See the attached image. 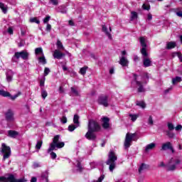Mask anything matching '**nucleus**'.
Masks as SVG:
<instances>
[{
	"label": "nucleus",
	"mask_w": 182,
	"mask_h": 182,
	"mask_svg": "<svg viewBox=\"0 0 182 182\" xmlns=\"http://www.w3.org/2000/svg\"><path fill=\"white\" fill-rule=\"evenodd\" d=\"M102 129V127H100V124H99V122L90 119L88 122V125H87V132L85 134V139L87 140H90L92 141H95L97 136H96V134L100 131Z\"/></svg>",
	"instance_id": "1"
},
{
	"label": "nucleus",
	"mask_w": 182,
	"mask_h": 182,
	"mask_svg": "<svg viewBox=\"0 0 182 182\" xmlns=\"http://www.w3.org/2000/svg\"><path fill=\"white\" fill-rule=\"evenodd\" d=\"M60 139V135H55L53 138V141L50 144V146L47 151L48 153H50L52 160H55L58 157V155L53 151L56 150V149H63V147H65V142H59Z\"/></svg>",
	"instance_id": "2"
},
{
	"label": "nucleus",
	"mask_w": 182,
	"mask_h": 182,
	"mask_svg": "<svg viewBox=\"0 0 182 182\" xmlns=\"http://www.w3.org/2000/svg\"><path fill=\"white\" fill-rule=\"evenodd\" d=\"M136 136H137L136 133H127L124 144L125 149H129V147L132 146V141H137V138H136Z\"/></svg>",
	"instance_id": "3"
},
{
	"label": "nucleus",
	"mask_w": 182,
	"mask_h": 182,
	"mask_svg": "<svg viewBox=\"0 0 182 182\" xmlns=\"http://www.w3.org/2000/svg\"><path fill=\"white\" fill-rule=\"evenodd\" d=\"M1 153L3 154V160L9 159L11 154V146H7L5 143H2L1 147Z\"/></svg>",
	"instance_id": "4"
},
{
	"label": "nucleus",
	"mask_w": 182,
	"mask_h": 182,
	"mask_svg": "<svg viewBox=\"0 0 182 182\" xmlns=\"http://www.w3.org/2000/svg\"><path fill=\"white\" fill-rule=\"evenodd\" d=\"M0 182H26V180L25 178L16 179L14 174L10 173L7 178L0 176Z\"/></svg>",
	"instance_id": "5"
},
{
	"label": "nucleus",
	"mask_w": 182,
	"mask_h": 182,
	"mask_svg": "<svg viewBox=\"0 0 182 182\" xmlns=\"http://www.w3.org/2000/svg\"><path fill=\"white\" fill-rule=\"evenodd\" d=\"M98 105L104 106V107H109V96L106 95H101L98 97L97 99Z\"/></svg>",
	"instance_id": "6"
},
{
	"label": "nucleus",
	"mask_w": 182,
	"mask_h": 182,
	"mask_svg": "<svg viewBox=\"0 0 182 182\" xmlns=\"http://www.w3.org/2000/svg\"><path fill=\"white\" fill-rule=\"evenodd\" d=\"M173 161V158L170 159L168 164L166 165V171H174L176 168H177V165L180 164L181 163V161L180 159H176L175 161V164L171 165V162Z\"/></svg>",
	"instance_id": "7"
},
{
	"label": "nucleus",
	"mask_w": 182,
	"mask_h": 182,
	"mask_svg": "<svg viewBox=\"0 0 182 182\" xmlns=\"http://www.w3.org/2000/svg\"><path fill=\"white\" fill-rule=\"evenodd\" d=\"M14 56L16 58V59L21 58V59L23 60H27V59L29 58V53L25 50H22L21 52H16Z\"/></svg>",
	"instance_id": "8"
},
{
	"label": "nucleus",
	"mask_w": 182,
	"mask_h": 182,
	"mask_svg": "<svg viewBox=\"0 0 182 182\" xmlns=\"http://www.w3.org/2000/svg\"><path fill=\"white\" fill-rule=\"evenodd\" d=\"M116 161H117V156H116V154H114V151H109L106 164L109 165L110 163H116Z\"/></svg>",
	"instance_id": "9"
},
{
	"label": "nucleus",
	"mask_w": 182,
	"mask_h": 182,
	"mask_svg": "<svg viewBox=\"0 0 182 182\" xmlns=\"http://www.w3.org/2000/svg\"><path fill=\"white\" fill-rule=\"evenodd\" d=\"M161 150V151L170 150L172 153H174V148H173V144H171V142L170 141L163 144Z\"/></svg>",
	"instance_id": "10"
},
{
	"label": "nucleus",
	"mask_w": 182,
	"mask_h": 182,
	"mask_svg": "<svg viewBox=\"0 0 182 182\" xmlns=\"http://www.w3.org/2000/svg\"><path fill=\"white\" fill-rule=\"evenodd\" d=\"M14 111H12V109H8L7 112L4 114L6 122H8L9 123H11V122H14Z\"/></svg>",
	"instance_id": "11"
},
{
	"label": "nucleus",
	"mask_w": 182,
	"mask_h": 182,
	"mask_svg": "<svg viewBox=\"0 0 182 182\" xmlns=\"http://www.w3.org/2000/svg\"><path fill=\"white\" fill-rule=\"evenodd\" d=\"M102 127L103 129H109L110 127V119L107 117H104L102 118Z\"/></svg>",
	"instance_id": "12"
},
{
	"label": "nucleus",
	"mask_w": 182,
	"mask_h": 182,
	"mask_svg": "<svg viewBox=\"0 0 182 182\" xmlns=\"http://www.w3.org/2000/svg\"><path fill=\"white\" fill-rule=\"evenodd\" d=\"M54 59H62L65 56V53L60 52L59 50H55L53 54Z\"/></svg>",
	"instance_id": "13"
},
{
	"label": "nucleus",
	"mask_w": 182,
	"mask_h": 182,
	"mask_svg": "<svg viewBox=\"0 0 182 182\" xmlns=\"http://www.w3.org/2000/svg\"><path fill=\"white\" fill-rule=\"evenodd\" d=\"M19 136V132L15 130H9L8 136L11 137V139H16V136Z\"/></svg>",
	"instance_id": "14"
},
{
	"label": "nucleus",
	"mask_w": 182,
	"mask_h": 182,
	"mask_svg": "<svg viewBox=\"0 0 182 182\" xmlns=\"http://www.w3.org/2000/svg\"><path fill=\"white\" fill-rule=\"evenodd\" d=\"M119 65L124 68L127 66V65H129V60H127V58H126V57L122 56L119 60Z\"/></svg>",
	"instance_id": "15"
},
{
	"label": "nucleus",
	"mask_w": 182,
	"mask_h": 182,
	"mask_svg": "<svg viewBox=\"0 0 182 182\" xmlns=\"http://www.w3.org/2000/svg\"><path fill=\"white\" fill-rule=\"evenodd\" d=\"M150 168V165L142 163L139 168V173L140 174L143 170H147Z\"/></svg>",
	"instance_id": "16"
},
{
	"label": "nucleus",
	"mask_w": 182,
	"mask_h": 182,
	"mask_svg": "<svg viewBox=\"0 0 182 182\" xmlns=\"http://www.w3.org/2000/svg\"><path fill=\"white\" fill-rule=\"evenodd\" d=\"M136 85L139 86L138 87V92L139 93H143V92H145L144 87H143V83L140 81H136Z\"/></svg>",
	"instance_id": "17"
},
{
	"label": "nucleus",
	"mask_w": 182,
	"mask_h": 182,
	"mask_svg": "<svg viewBox=\"0 0 182 182\" xmlns=\"http://www.w3.org/2000/svg\"><path fill=\"white\" fill-rule=\"evenodd\" d=\"M143 63L144 68H149L151 66V60H150V58H144Z\"/></svg>",
	"instance_id": "18"
},
{
	"label": "nucleus",
	"mask_w": 182,
	"mask_h": 182,
	"mask_svg": "<svg viewBox=\"0 0 182 182\" xmlns=\"http://www.w3.org/2000/svg\"><path fill=\"white\" fill-rule=\"evenodd\" d=\"M176 43L171 41V42L167 43L166 49H168V50H170L171 49H174V48H176Z\"/></svg>",
	"instance_id": "19"
},
{
	"label": "nucleus",
	"mask_w": 182,
	"mask_h": 182,
	"mask_svg": "<svg viewBox=\"0 0 182 182\" xmlns=\"http://www.w3.org/2000/svg\"><path fill=\"white\" fill-rule=\"evenodd\" d=\"M0 96H2L3 97H9V96H11V93L4 90H0Z\"/></svg>",
	"instance_id": "20"
},
{
	"label": "nucleus",
	"mask_w": 182,
	"mask_h": 182,
	"mask_svg": "<svg viewBox=\"0 0 182 182\" xmlns=\"http://www.w3.org/2000/svg\"><path fill=\"white\" fill-rule=\"evenodd\" d=\"M141 53L144 58H147V56H149V53H147V47H142L141 49Z\"/></svg>",
	"instance_id": "21"
},
{
	"label": "nucleus",
	"mask_w": 182,
	"mask_h": 182,
	"mask_svg": "<svg viewBox=\"0 0 182 182\" xmlns=\"http://www.w3.org/2000/svg\"><path fill=\"white\" fill-rule=\"evenodd\" d=\"M102 32H105L107 36H108L109 39H112V34L109 33V31H107V27H106V26L105 25L102 26Z\"/></svg>",
	"instance_id": "22"
},
{
	"label": "nucleus",
	"mask_w": 182,
	"mask_h": 182,
	"mask_svg": "<svg viewBox=\"0 0 182 182\" xmlns=\"http://www.w3.org/2000/svg\"><path fill=\"white\" fill-rule=\"evenodd\" d=\"M139 42L142 48H147V43H146V39H144V37H139Z\"/></svg>",
	"instance_id": "23"
},
{
	"label": "nucleus",
	"mask_w": 182,
	"mask_h": 182,
	"mask_svg": "<svg viewBox=\"0 0 182 182\" xmlns=\"http://www.w3.org/2000/svg\"><path fill=\"white\" fill-rule=\"evenodd\" d=\"M154 147H156V144L151 143V144L146 145V146L145 148V151H149V150H153V149H154Z\"/></svg>",
	"instance_id": "24"
},
{
	"label": "nucleus",
	"mask_w": 182,
	"mask_h": 182,
	"mask_svg": "<svg viewBox=\"0 0 182 182\" xmlns=\"http://www.w3.org/2000/svg\"><path fill=\"white\" fill-rule=\"evenodd\" d=\"M166 136H168V137H169V139H173L174 138V136H176V134L173 132L172 130H166Z\"/></svg>",
	"instance_id": "25"
},
{
	"label": "nucleus",
	"mask_w": 182,
	"mask_h": 182,
	"mask_svg": "<svg viewBox=\"0 0 182 182\" xmlns=\"http://www.w3.org/2000/svg\"><path fill=\"white\" fill-rule=\"evenodd\" d=\"M139 18V15L136 11L131 12V18L130 21H134V19H137Z\"/></svg>",
	"instance_id": "26"
},
{
	"label": "nucleus",
	"mask_w": 182,
	"mask_h": 182,
	"mask_svg": "<svg viewBox=\"0 0 182 182\" xmlns=\"http://www.w3.org/2000/svg\"><path fill=\"white\" fill-rule=\"evenodd\" d=\"M48 172L47 171L43 172L41 173V178H42V180H45L46 182H48L49 179L48 178Z\"/></svg>",
	"instance_id": "27"
},
{
	"label": "nucleus",
	"mask_w": 182,
	"mask_h": 182,
	"mask_svg": "<svg viewBox=\"0 0 182 182\" xmlns=\"http://www.w3.org/2000/svg\"><path fill=\"white\" fill-rule=\"evenodd\" d=\"M29 21L31 23H37V25H39V23H41V21H39L37 17L30 18Z\"/></svg>",
	"instance_id": "28"
},
{
	"label": "nucleus",
	"mask_w": 182,
	"mask_h": 182,
	"mask_svg": "<svg viewBox=\"0 0 182 182\" xmlns=\"http://www.w3.org/2000/svg\"><path fill=\"white\" fill-rule=\"evenodd\" d=\"M181 77H178V76H177V77H176L175 78H173L172 79V83L173 84V85H176V83H180V82H181Z\"/></svg>",
	"instance_id": "29"
},
{
	"label": "nucleus",
	"mask_w": 182,
	"mask_h": 182,
	"mask_svg": "<svg viewBox=\"0 0 182 182\" xmlns=\"http://www.w3.org/2000/svg\"><path fill=\"white\" fill-rule=\"evenodd\" d=\"M0 9H1L4 14H6V12H8V8L5 7V4L2 2H0Z\"/></svg>",
	"instance_id": "30"
},
{
	"label": "nucleus",
	"mask_w": 182,
	"mask_h": 182,
	"mask_svg": "<svg viewBox=\"0 0 182 182\" xmlns=\"http://www.w3.org/2000/svg\"><path fill=\"white\" fill-rule=\"evenodd\" d=\"M88 67L84 66L80 69V75H86V71L87 70Z\"/></svg>",
	"instance_id": "31"
},
{
	"label": "nucleus",
	"mask_w": 182,
	"mask_h": 182,
	"mask_svg": "<svg viewBox=\"0 0 182 182\" xmlns=\"http://www.w3.org/2000/svg\"><path fill=\"white\" fill-rule=\"evenodd\" d=\"M56 45H57L58 49H59L60 50H63V49H65V47H63V44H62V42L58 40Z\"/></svg>",
	"instance_id": "32"
},
{
	"label": "nucleus",
	"mask_w": 182,
	"mask_h": 182,
	"mask_svg": "<svg viewBox=\"0 0 182 182\" xmlns=\"http://www.w3.org/2000/svg\"><path fill=\"white\" fill-rule=\"evenodd\" d=\"M38 60H39L40 63H42L43 65H46V63H47L46 58H45V55L39 57Z\"/></svg>",
	"instance_id": "33"
},
{
	"label": "nucleus",
	"mask_w": 182,
	"mask_h": 182,
	"mask_svg": "<svg viewBox=\"0 0 182 182\" xmlns=\"http://www.w3.org/2000/svg\"><path fill=\"white\" fill-rule=\"evenodd\" d=\"M108 166H109V171H113V170L116 168V162H110V164Z\"/></svg>",
	"instance_id": "34"
},
{
	"label": "nucleus",
	"mask_w": 182,
	"mask_h": 182,
	"mask_svg": "<svg viewBox=\"0 0 182 182\" xmlns=\"http://www.w3.org/2000/svg\"><path fill=\"white\" fill-rule=\"evenodd\" d=\"M41 97L43 99V100H45V99L48 97V91H46V90H41Z\"/></svg>",
	"instance_id": "35"
},
{
	"label": "nucleus",
	"mask_w": 182,
	"mask_h": 182,
	"mask_svg": "<svg viewBox=\"0 0 182 182\" xmlns=\"http://www.w3.org/2000/svg\"><path fill=\"white\" fill-rule=\"evenodd\" d=\"M136 106H139V107H141L142 109H145V107H146V103H145L144 101L137 102H136Z\"/></svg>",
	"instance_id": "36"
},
{
	"label": "nucleus",
	"mask_w": 182,
	"mask_h": 182,
	"mask_svg": "<svg viewBox=\"0 0 182 182\" xmlns=\"http://www.w3.org/2000/svg\"><path fill=\"white\" fill-rule=\"evenodd\" d=\"M42 144H43V141H38L36 145V149H37V150H41V148L42 147Z\"/></svg>",
	"instance_id": "37"
},
{
	"label": "nucleus",
	"mask_w": 182,
	"mask_h": 182,
	"mask_svg": "<svg viewBox=\"0 0 182 182\" xmlns=\"http://www.w3.org/2000/svg\"><path fill=\"white\" fill-rule=\"evenodd\" d=\"M35 53L36 55H40V53H42L43 55V50L42 48H36L35 49Z\"/></svg>",
	"instance_id": "38"
},
{
	"label": "nucleus",
	"mask_w": 182,
	"mask_h": 182,
	"mask_svg": "<svg viewBox=\"0 0 182 182\" xmlns=\"http://www.w3.org/2000/svg\"><path fill=\"white\" fill-rule=\"evenodd\" d=\"M73 123L75 124H79V115H77V114L74 115Z\"/></svg>",
	"instance_id": "39"
},
{
	"label": "nucleus",
	"mask_w": 182,
	"mask_h": 182,
	"mask_svg": "<svg viewBox=\"0 0 182 182\" xmlns=\"http://www.w3.org/2000/svg\"><path fill=\"white\" fill-rule=\"evenodd\" d=\"M77 127V125L70 124L68 126L69 132H74V130Z\"/></svg>",
	"instance_id": "40"
},
{
	"label": "nucleus",
	"mask_w": 182,
	"mask_h": 182,
	"mask_svg": "<svg viewBox=\"0 0 182 182\" xmlns=\"http://www.w3.org/2000/svg\"><path fill=\"white\" fill-rule=\"evenodd\" d=\"M167 126H168V130H172L173 131L175 129L174 125L171 122H168Z\"/></svg>",
	"instance_id": "41"
},
{
	"label": "nucleus",
	"mask_w": 182,
	"mask_h": 182,
	"mask_svg": "<svg viewBox=\"0 0 182 182\" xmlns=\"http://www.w3.org/2000/svg\"><path fill=\"white\" fill-rule=\"evenodd\" d=\"M71 92L72 93L75 94V96H79V92L77 91V90L75 87H71Z\"/></svg>",
	"instance_id": "42"
},
{
	"label": "nucleus",
	"mask_w": 182,
	"mask_h": 182,
	"mask_svg": "<svg viewBox=\"0 0 182 182\" xmlns=\"http://www.w3.org/2000/svg\"><path fill=\"white\" fill-rule=\"evenodd\" d=\"M61 123H63V124H66V123H68V118L66 117V116H63L61 119H60Z\"/></svg>",
	"instance_id": "43"
},
{
	"label": "nucleus",
	"mask_w": 182,
	"mask_h": 182,
	"mask_svg": "<svg viewBox=\"0 0 182 182\" xmlns=\"http://www.w3.org/2000/svg\"><path fill=\"white\" fill-rule=\"evenodd\" d=\"M129 117H131V119L132 122H136L137 120V115L136 114H129Z\"/></svg>",
	"instance_id": "44"
},
{
	"label": "nucleus",
	"mask_w": 182,
	"mask_h": 182,
	"mask_svg": "<svg viewBox=\"0 0 182 182\" xmlns=\"http://www.w3.org/2000/svg\"><path fill=\"white\" fill-rule=\"evenodd\" d=\"M142 9H144V11H150V5L144 4L142 5Z\"/></svg>",
	"instance_id": "45"
},
{
	"label": "nucleus",
	"mask_w": 182,
	"mask_h": 182,
	"mask_svg": "<svg viewBox=\"0 0 182 182\" xmlns=\"http://www.w3.org/2000/svg\"><path fill=\"white\" fill-rule=\"evenodd\" d=\"M49 73H50V70L49 69V68H44V76H48V75H49Z\"/></svg>",
	"instance_id": "46"
},
{
	"label": "nucleus",
	"mask_w": 182,
	"mask_h": 182,
	"mask_svg": "<svg viewBox=\"0 0 182 182\" xmlns=\"http://www.w3.org/2000/svg\"><path fill=\"white\" fill-rule=\"evenodd\" d=\"M77 167L79 170V171L82 172L83 170V168L82 167V164L80 163V161H77Z\"/></svg>",
	"instance_id": "47"
},
{
	"label": "nucleus",
	"mask_w": 182,
	"mask_h": 182,
	"mask_svg": "<svg viewBox=\"0 0 182 182\" xmlns=\"http://www.w3.org/2000/svg\"><path fill=\"white\" fill-rule=\"evenodd\" d=\"M50 21V16H46L43 19V23H48Z\"/></svg>",
	"instance_id": "48"
},
{
	"label": "nucleus",
	"mask_w": 182,
	"mask_h": 182,
	"mask_svg": "<svg viewBox=\"0 0 182 182\" xmlns=\"http://www.w3.org/2000/svg\"><path fill=\"white\" fill-rule=\"evenodd\" d=\"M46 31L47 32H50V31H52V26L49 23H47L46 28Z\"/></svg>",
	"instance_id": "49"
},
{
	"label": "nucleus",
	"mask_w": 182,
	"mask_h": 182,
	"mask_svg": "<svg viewBox=\"0 0 182 182\" xmlns=\"http://www.w3.org/2000/svg\"><path fill=\"white\" fill-rule=\"evenodd\" d=\"M148 123H149V124H151V126H152V124H154L153 117L149 116V119H148Z\"/></svg>",
	"instance_id": "50"
},
{
	"label": "nucleus",
	"mask_w": 182,
	"mask_h": 182,
	"mask_svg": "<svg viewBox=\"0 0 182 182\" xmlns=\"http://www.w3.org/2000/svg\"><path fill=\"white\" fill-rule=\"evenodd\" d=\"M7 32L10 35H14V28H12V27H9Z\"/></svg>",
	"instance_id": "51"
},
{
	"label": "nucleus",
	"mask_w": 182,
	"mask_h": 182,
	"mask_svg": "<svg viewBox=\"0 0 182 182\" xmlns=\"http://www.w3.org/2000/svg\"><path fill=\"white\" fill-rule=\"evenodd\" d=\"M6 80H7V82H9V83L10 82H12V75H6Z\"/></svg>",
	"instance_id": "52"
},
{
	"label": "nucleus",
	"mask_w": 182,
	"mask_h": 182,
	"mask_svg": "<svg viewBox=\"0 0 182 182\" xmlns=\"http://www.w3.org/2000/svg\"><path fill=\"white\" fill-rule=\"evenodd\" d=\"M50 1L51 2V4H53V5L57 6L59 4V1L58 0H50Z\"/></svg>",
	"instance_id": "53"
},
{
	"label": "nucleus",
	"mask_w": 182,
	"mask_h": 182,
	"mask_svg": "<svg viewBox=\"0 0 182 182\" xmlns=\"http://www.w3.org/2000/svg\"><path fill=\"white\" fill-rule=\"evenodd\" d=\"M177 56H178L180 62H182V54H181V52H178L177 53Z\"/></svg>",
	"instance_id": "54"
},
{
	"label": "nucleus",
	"mask_w": 182,
	"mask_h": 182,
	"mask_svg": "<svg viewBox=\"0 0 182 182\" xmlns=\"http://www.w3.org/2000/svg\"><path fill=\"white\" fill-rule=\"evenodd\" d=\"M181 129H182L181 124H178V125H177V126L175 127V130H176V132H178V131L181 130Z\"/></svg>",
	"instance_id": "55"
},
{
	"label": "nucleus",
	"mask_w": 182,
	"mask_h": 182,
	"mask_svg": "<svg viewBox=\"0 0 182 182\" xmlns=\"http://www.w3.org/2000/svg\"><path fill=\"white\" fill-rule=\"evenodd\" d=\"M18 94L12 96L11 95H10V96H9V97H10V99H11L12 100H15L16 99V97H18Z\"/></svg>",
	"instance_id": "56"
},
{
	"label": "nucleus",
	"mask_w": 182,
	"mask_h": 182,
	"mask_svg": "<svg viewBox=\"0 0 182 182\" xmlns=\"http://www.w3.org/2000/svg\"><path fill=\"white\" fill-rule=\"evenodd\" d=\"M147 19L148 21H151V19H153V15H151V14H148L147 15Z\"/></svg>",
	"instance_id": "57"
},
{
	"label": "nucleus",
	"mask_w": 182,
	"mask_h": 182,
	"mask_svg": "<svg viewBox=\"0 0 182 182\" xmlns=\"http://www.w3.org/2000/svg\"><path fill=\"white\" fill-rule=\"evenodd\" d=\"M158 167H167V165H166L164 161H161V164L158 165Z\"/></svg>",
	"instance_id": "58"
},
{
	"label": "nucleus",
	"mask_w": 182,
	"mask_h": 182,
	"mask_svg": "<svg viewBox=\"0 0 182 182\" xmlns=\"http://www.w3.org/2000/svg\"><path fill=\"white\" fill-rule=\"evenodd\" d=\"M59 93H65V90H63V87L60 86L59 87Z\"/></svg>",
	"instance_id": "59"
},
{
	"label": "nucleus",
	"mask_w": 182,
	"mask_h": 182,
	"mask_svg": "<svg viewBox=\"0 0 182 182\" xmlns=\"http://www.w3.org/2000/svg\"><path fill=\"white\" fill-rule=\"evenodd\" d=\"M38 181V178L35 176H33L31 179V182H37Z\"/></svg>",
	"instance_id": "60"
},
{
	"label": "nucleus",
	"mask_w": 182,
	"mask_h": 182,
	"mask_svg": "<svg viewBox=\"0 0 182 182\" xmlns=\"http://www.w3.org/2000/svg\"><path fill=\"white\" fill-rule=\"evenodd\" d=\"M133 76H134V80L136 82V83H137V82H139V81L137 80V74L134 73V74H133Z\"/></svg>",
	"instance_id": "61"
},
{
	"label": "nucleus",
	"mask_w": 182,
	"mask_h": 182,
	"mask_svg": "<svg viewBox=\"0 0 182 182\" xmlns=\"http://www.w3.org/2000/svg\"><path fill=\"white\" fill-rule=\"evenodd\" d=\"M68 23H69L70 26H75V23L72 20H70L68 21Z\"/></svg>",
	"instance_id": "62"
},
{
	"label": "nucleus",
	"mask_w": 182,
	"mask_h": 182,
	"mask_svg": "<svg viewBox=\"0 0 182 182\" xmlns=\"http://www.w3.org/2000/svg\"><path fill=\"white\" fill-rule=\"evenodd\" d=\"M177 16H179L180 18H182V11H178L176 12Z\"/></svg>",
	"instance_id": "63"
},
{
	"label": "nucleus",
	"mask_w": 182,
	"mask_h": 182,
	"mask_svg": "<svg viewBox=\"0 0 182 182\" xmlns=\"http://www.w3.org/2000/svg\"><path fill=\"white\" fill-rule=\"evenodd\" d=\"M177 53H178V52H173L171 54L172 58H176V56H177Z\"/></svg>",
	"instance_id": "64"
}]
</instances>
